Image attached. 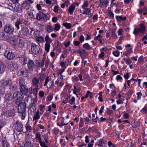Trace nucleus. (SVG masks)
I'll list each match as a JSON object with an SVG mask.
<instances>
[{
  "mask_svg": "<svg viewBox=\"0 0 147 147\" xmlns=\"http://www.w3.org/2000/svg\"><path fill=\"white\" fill-rule=\"evenodd\" d=\"M26 105L23 102H21L18 105V112L19 113H21L23 118H22V119H24L26 117Z\"/></svg>",
  "mask_w": 147,
  "mask_h": 147,
  "instance_id": "obj_1",
  "label": "nucleus"
},
{
  "mask_svg": "<svg viewBox=\"0 0 147 147\" xmlns=\"http://www.w3.org/2000/svg\"><path fill=\"white\" fill-rule=\"evenodd\" d=\"M13 111L11 109L8 110L6 108H3L1 116L6 118L10 117L14 115Z\"/></svg>",
  "mask_w": 147,
  "mask_h": 147,
  "instance_id": "obj_2",
  "label": "nucleus"
},
{
  "mask_svg": "<svg viewBox=\"0 0 147 147\" xmlns=\"http://www.w3.org/2000/svg\"><path fill=\"white\" fill-rule=\"evenodd\" d=\"M9 5L12 7L13 11L15 12L22 13L23 12L22 6L18 3H13Z\"/></svg>",
  "mask_w": 147,
  "mask_h": 147,
  "instance_id": "obj_3",
  "label": "nucleus"
},
{
  "mask_svg": "<svg viewBox=\"0 0 147 147\" xmlns=\"http://www.w3.org/2000/svg\"><path fill=\"white\" fill-rule=\"evenodd\" d=\"M23 96L20 92L17 91L14 92L13 94V97L16 101V103L17 104L22 99Z\"/></svg>",
  "mask_w": 147,
  "mask_h": 147,
  "instance_id": "obj_4",
  "label": "nucleus"
},
{
  "mask_svg": "<svg viewBox=\"0 0 147 147\" xmlns=\"http://www.w3.org/2000/svg\"><path fill=\"white\" fill-rule=\"evenodd\" d=\"M31 51L34 54L37 55L40 51L39 46L35 44L32 43L31 45Z\"/></svg>",
  "mask_w": 147,
  "mask_h": 147,
  "instance_id": "obj_5",
  "label": "nucleus"
},
{
  "mask_svg": "<svg viewBox=\"0 0 147 147\" xmlns=\"http://www.w3.org/2000/svg\"><path fill=\"white\" fill-rule=\"evenodd\" d=\"M4 31L6 33L13 34L14 31V28L10 24H6L5 26Z\"/></svg>",
  "mask_w": 147,
  "mask_h": 147,
  "instance_id": "obj_6",
  "label": "nucleus"
},
{
  "mask_svg": "<svg viewBox=\"0 0 147 147\" xmlns=\"http://www.w3.org/2000/svg\"><path fill=\"white\" fill-rule=\"evenodd\" d=\"M35 138L38 140L40 146L42 147H49L45 143L44 141H42L41 138V134L40 132H37L35 136Z\"/></svg>",
  "mask_w": 147,
  "mask_h": 147,
  "instance_id": "obj_7",
  "label": "nucleus"
},
{
  "mask_svg": "<svg viewBox=\"0 0 147 147\" xmlns=\"http://www.w3.org/2000/svg\"><path fill=\"white\" fill-rule=\"evenodd\" d=\"M4 55L6 58L9 60L13 59L15 57V55L13 53L8 51H5Z\"/></svg>",
  "mask_w": 147,
  "mask_h": 147,
  "instance_id": "obj_8",
  "label": "nucleus"
},
{
  "mask_svg": "<svg viewBox=\"0 0 147 147\" xmlns=\"http://www.w3.org/2000/svg\"><path fill=\"white\" fill-rule=\"evenodd\" d=\"M15 129L18 132H22L23 131V125L18 121H17L14 124Z\"/></svg>",
  "mask_w": 147,
  "mask_h": 147,
  "instance_id": "obj_9",
  "label": "nucleus"
},
{
  "mask_svg": "<svg viewBox=\"0 0 147 147\" xmlns=\"http://www.w3.org/2000/svg\"><path fill=\"white\" fill-rule=\"evenodd\" d=\"M21 32L22 33L20 36V37L24 38H26L28 35L29 33V30L27 27H22L21 29Z\"/></svg>",
  "mask_w": 147,
  "mask_h": 147,
  "instance_id": "obj_10",
  "label": "nucleus"
},
{
  "mask_svg": "<svg viewBox=\"0 0 147 147\" xmlns=\"http://www.w3.org/2000/svg\"><path fill=\"white\" fill-rule=\"evenodd\" d=\"M27 66L29 71H32L35 67V64L33 61L30 60L27 63Z\"/></svg>",
  "mask_w": 147,
  "mask_h": 147,
  "instance_id": "obj_11",
  "label": "nucleus"
},
{
  "mask_svg": "<svg viewBox=\"0 0 147 147\" xmlns=\"http://www.w3.org/2000/svg\"><path fill=\"white\" fill-rule=\"evenodd\" d=\"M47 16L43 13L40 11L36 15V19L37 20H40L42 19L46 20H47Z\"/></svg>",
  "mask_w": 147,
  "mask_h": 147,
  "instance_id": "obj_12",
  "label": "nucleus"
},
{
  "mask_svg": "<svg viewBox=\"0 0 147 147\" xmlns=\"http://www.w3.org/2000/svg\"><path fill=\"white\" fill-rule=\"evenodd\" d=\"M18 58L19 59V61L22 64L25 65L26 64L27 58L24 55H19Z\"/></svg>",
  "mask_w": 147,
  "mask_h": 147,
  "instance_id": "obj_13",
  "label": "nucleus"
},
{
  "mask_svg": "<svg viewBox=\"0 0 147 147\" xmlns=\"http://www.w3.org/2000/svg\"><path fill=\"white\" fill-rule=\"evenodd\" d=\"M13 99V97L11 94L10 93H8L5 94L4 97L5 102L8 104Z\"/></svg>",
  "mask_w": 147,
  "mask_h": 147,
  "instance_id": "obj_14",
  "label": "nucleus"
},
{
  "mask_svg": "<svg viewBox=\"0 0 147 147\" xmlns=\"http://www.w3.org/2000/svg\"><path fill=\"white\" fill-rule=\"evenodd\" d=\"M11 80H9L4 81L2 82L1 84V87L3 88H5L6 86H10V85L11 86Z\"/></svg>",
  "mask_w": 147,
  "mask_h": 147,
  "instance_id": "obj_15",
  "label": "nucleus"
},
{
  "mask_svg": "<svg viewBox=\"0 0 147 147\" xmlns=\"http://www.w3.org/2000/svg\"><path fill=\"white\" fill-rule=\"evenodd\" d=\"M36 110V108L35 105H33L31 107H30L28 110V114L32 115L33 114L34 112L35 113Z\"/></svg>",
  "mask_w": 147,
  "mask_h": 147,
  "instance_id": "obj_16",
  "label": "nucleus"
},
{
  "mask_svg": "<svg viewBox=\"0 0 147 147\" xmlns=\"http://www.w3.org/2000/svg\"><path fill=\"white\" fill-rule=\"evenodd\" d=\"M86 51L85 49H83L81 47H79V49L77 50L73 51L74 53H79L80 55L86 53Z\"/></svg>",
  "mask_w": 147,
  "mask_h": 147,
  "instance_id": "obj_17",
  "label": "nucleus"
},
{
  "mask_svg": "<svg viewBox=\"0 0 147 147\" xmlns=\"http://www.w3.org/2000/svg\"><path fill=\"white\" fill-rule=\"evenodd\" d=\"M39 82V79L37 77H35L33 78L32 80V83L33 85L35 86L39 87L38 85Z\"/></svg>",
  "mask_w": 147,
  "mask_h": 147,
  "instance_id": "obj_18",
  "label": "nucleus"
},
{
  "mask_svg": "<svg viewBox=\"0 0 147 147\" xmlns=\"http://www.w3.org/2000/svg\"><path fill=\"white\" fill-rule=\"evenodd\" d=\"M22 6L28 10L29 9L30 4L26 0L22 3Z\"/></svg>",
  "mask_w": 147,
  "mask_h": 147,
  "instance_id": "obj_19",
  "label": "nucleus"
},
{
  "mask_svg": "<svg viewBox=\"0 0 147 147\" xmlns=\"http://www.w3.org/2000/svg\"><path fill=\"white\" fill-rule=\"evenodd\" d=\"M27 89L28 88L26 85L20 87V90L21 93L24 95H26V93H27Z\"/></svg>",
  "mask_w": 147,
  "mask_h": 147,
  "instance_id": "obj_20",
  "label": "nucleus"
},
{
  "mask_svg": "<svg viewBox=\"0 0 147 147\" xmlns=\"http://www.w3.org/2000/svg\"><path fill=\"white\" fill-rule=\"evenodd\" d=\"M140 28H138L140 32L142 34H143L146 30V26L143 23L140 24Z\"/></svg>",
  "mask_w": 147,
  "mask_h": 147,
  "instance_id": "obj_21",
  "label": "nucleus"
},
{
  "mask_svg": "<svg viewBox=\"0 0 147 147\" xmlns=\"http://www.w3.org/2000/svg\"><path fill=\"white\" fill-rule=\"evenodd\" d=\"M20 73L22 76H24L25 77H27L28 76V71L26 69H21Z\"/></svg>",
  "mask_w": 147,
  "mask_h": 147,
  "instance_id": "obj_22",
  "label": "nucleus"
},
{
  "mask_svg": "<svg viewBox=\"0 0 147 147\" xmlns=\"http://www.w3.org/2000/svg\"><path fill=\"white\" fill-rule=\"evenodd\" d=\"M22 147H33V145L30 140L27 141L24 144V146H21Z\"/></svg>",
  "mask_w": 147,
  "mask_h": 147,
  "instance_id": "obj_23",
  "label": "nucleus"
},
{
  "mask_svg": "<svg viewBox=\"0 0 147 147\" xmlns=\"http://www.w3.org/2000/svg\"><path fill=\"white\" fill-rule=\"evenodd\" d=\"M18 39L15 37L11 38L10 39V42L12 45L16 46L17 45Z\"/></svg>",
  "mask_w": 147,
  "mask_h": 147,
  "instance_id": "obj_24",
  "label": "nucleus"
},
{
  "mask_svg": "<svg viewBox=\"0 0 147 147\" xmlns=\"http://www.w3.org/2000/svg\"><path fill=\"white\" fill-rule=\"evenodd\" d=\"M2 147H10L9 143L5 140H2Z\"/></svg>",
  "mask_w": 147,
  "mask_h": 147,
  "instance_id": "obj_25",
  "label": "nucleus"
},
{
  "mask_svg": "<svg viewBox=\"0 0 147 147\" xmlns=\"http://www.w3.org/2000/svg\"><path fill=\"white\" fill-rule=\"evenodd\" d=\"M40 116L39 114V110H38L33 117V120L36 121H38L40 118Z\"/></svg>",
  "mask_w": 147,
  "mask_h": 147,
  "instance_id": "obj_26",
  "label": "nucleus"
},
{
  "mask_svg": "<svg viewBox=\"0 0 147 147\" xmlns=\"http://www.w3.org/2000/svg\"><path fill=\"white\" fill-rule=\"evenodd\" d=\"M32 100V97L31 96H28L27 97H26L25 98L24 102V103L26 105L28 103L30 102V101Z\"/></svg>",
  "mask_w": 147,
  "mask_h": 147,
  "instance_id": "obj_27",
  "label": "nucleus"
},
{
  "mask_svg": "<svg viewBox=\"0 0 147 147\" xmlns=\"http://www.w3.org/2000/svg\"><path fill=\"white\" fill-rule=\"evenodd\" d=\"M22 24L21 22H20V19H19L17 20V21L15 23V26L17 28V29H19L20 28V25Z\"/></svg>",
  "mask_w": 147,
  "mask_h": 147,
  "instance_id": "obj_28",
  "label": "nucleus"
},
{
  "mask_svg": "<svg viewBox=\"0 0 147 147\" xmlns=\"http://www.w3.org/2000/svg\"><path fill=\"white\" fill-rule=\"evenodd\" d=\"M19 84L20 87L26 85H25V80L23 78H21L19 80Z\"/></svg>",
  "mask_w": 147,
  "mask_h": 147,
  "instance_id": "obj_29",
  "label": "nucleus"
},
{
  "mask_svg": "<svg viewBox=\"0 0 147 147\" xmlns=\"http://www.w3.org/2000/svg\"><path fill=\"white\" fill-rule=\"evenodd\" d=\"M75 8V5H72L70 7H69L68 11L71 14H72L74 11Z\"/></svg>",
  "mask_w": 147,
  "mask_h": 147,
  "instance_id": "obj_30",
  "label": "nucleus"
},
{
  "mask_svg": "<svg viewBox=\"0 0 147 147\" xmlns=\"http://www.w3.org/2000/svg\"><path fill=\"white\" fill-rule=\"evenodd\" d=\"M36 64L39 67H42L45 65L44 59H42L40 62L38 61L36 63Z\"/></svg>",
  "mask_w": 147,
  "mask_h": 147,
  "instance_id": "obj_31",
  "label": "nucleus"
},
{
  "mask_svg": "<svg viewBox=\"0 0 147 147\" xmlns=\"http://www.w3.org/2000/svg\"><path fill=\"white\" fill-rule=\"evenodd\" d=\"M36 40L40 43H42L44 41L43 37L42 36H38L36 38Z\"/></svg>",
  "mask_w": 147,
  "mask_h": 147,
  "instance_id": "obj_32",
  "label": "nucleus"
},
{
  "mask_svg": "<svg viewBox=\"0 0 147 147\" xmlns=\"http://www.w3.org/2000/svg\"><path fill=\"white\" fill-rule=\"evenodd\" d=\"M83 47L87 50H90L92 49L91 47L88 43H86L83 44Z\"/></svg>",
  "mask_w": 147,
  "mask_h": 147,
  "instance_id": "obj_33",
  "label": "nucleus"
},
{
  "mask_svg": "<svg viewBox=\"0 0 147 147\" xmlns=\"http://www.w3.org/2000/svg\"><path fill=\"white\" fill-rule=\"evenodd\" d=\"M46 30L48 33H50L54 30V28L50 26L47 25L46 27Z\"/></svg>",
  "mask_w": 147,
  "mask_h": 147,
  "instance_id": "obj_34",
  "label": "nucleus"
},
{
  "mask_svg": "<svg viewBox=\"0 0 147 147\" xmlns=\"http://www.w3.org/2000/svg\"><path fill=\"white\" fill-rule=\"evenodd\" d=\"M9 63H10V65H11V66H10L11 67H13L16 69H18V65L16 62H14L13 63L10 62Z\"/></svg>",
  "mask_w": 147,
  "mask_h": 147,
  "instance_id": "obj_35",
  "label": "nucleus"
},
{
  "mask_svg": "<svg viewBox=\"0 0 147 147\" xmlns=\"http://www.w3.org/2000/svg\"><path fill=\"white\" fill-rule=\"evenodd\" d=\"M45 39L46 43L50 44L52 41L50 39V37L47 35Z\"/></svg>",
  "mask_w": 147,
  "mask_h": 147,
  "instance_id": "obj_36",
  "label": "nucleus"
},
{
  "mask_svg": "<svg viewBox=\"0 0 147 147\" xmlns=\"http://www.w3.org/2000/svg\"><path fill=\"white\" fill-rule=\"evenodd\" d=\"M4 67L3 63L2 62L0 61V73L3 72Z\"/></svg>",
  "mask_w": 147,
  "mask_h": 147,
  "instance_id": "obj_37",
  "label": "nucleus"
},
{
  "mask_svg": "<svg viewBox=\"0 0 147 147\" xmlns=\"http://www.w3.org/2000/svg\"><path fill=\"white\" fill-rule=\"evenodd\" d=\"M116 18L117 21H121L125 20L126 19V17L125 16L123 18L121 16H117L116 17Z\"/></svg>",
  "mask_w": 147,
  "mask_h": 147,
  "instance_id": "obj_38",
  "label": "nucleus"
},
{
  "mask_svg": "<svg viewBox=\"0 0 147 147\" xmlns=\"http://www.w3.org/2000/svg\"><path fill=\"white\" fill-rule=\"evenodd\" d=\"M42 136L43 137V138L45 140V142L47 143H48V133L45 134L44 135H42Z\"/></svg>",
  "mask_w": 147,
  "mask_h": 147,
  "instance_id": "obj_39",
  "label": "nucleus"
},
{
  "mask_svg": "<svg viewBox=\"0 0 147 147\" xmlns=\"http://www.w3.org/2000/svg\"><path fill=\"white\" fill-rule=\"evenodd\" d=\"M50 44L45 43V50L47 52H48L49 51L51 46Z\"/></svg>",
  "mask_w": 147,
  "mask_h": 147,
  "instance_id": "obj_40",
  "label": "nucleus"
},
{
  "mask_svg": "<svg viewBox=\"0 0 147 147\" xmlns=\"http://www.w3.org/2000/svg\"><path fill=\"white\" fill-rule=\"evenodd\" d=\"M33 91V90L32 87L29 88V89H27V91L26 93V96H29L32 94Z\"/></svg>",
  "mask_w": 147,
  "mask_h": 147,
  "instance_id": "obj_41",
  "label": "nucleus"
},
{
  "mask_svg": "<svg viewBox=\"0 0 147 147\" xmlns=\"http://www.w3.org/2000/svg\"><path fill=\"white\" fill-rule=\"evenodd\" d=\"M63 25L67 29H69L71 27V25L70 23H68L67 22H65L63 24Z\"/></svg>",
  "mask_w": 147,
  "mask_h": 147,
  "instance_id": "obj_42",
  "label": "nucleus"
},
{
  "mask_svg": "<svg viewBox=\"0 0 147 147\" xmlns=\"http://www.w3.org/2000/svg\"><path fill=\"white\" fill-rule=\"evenodd\" d=\"M45 77L46 76L45 75L43 74H41L40 75L38 78L39 79V81H40V82L44 81Z\"/></svg>",
  "mask_w": 147,
  "mask_h": 147,
  "instance_id": "obj_43",
  "label": "nucleus"
},
{
  "mask_svg": "<svg viewBox=\"0 0 147 147\" xmlns=\"http://www.w3.org/2000/svg\"><path fill=\"white\" fill-rule=\"evenodd\" d=\"M105 144L104 140L102 139H101L99 140L98 142V145L100 146H102Z\"/></svg>",
  "mask_w": 147,
  "mask_h": 147,
  "instance_id": "obj_44",
  "label": "nucleus"
},
{
  "mask_svg": "<svg viewBox=\"0 0 147 147\" xmlns=\"http://www.w3.org/2000/svg\"><path fill=\"white\" fill-rule=\"evenodd\" d=\"M54 26V29L55 30L57 31L59 30L61 28V26L60 24L58 23H57L55 24Z\"/></svg>",
  "mask_w": 147,
  "mask_h": 147,
  "instance_id": "obj_45",
  "label": "nucleus"
},
{
  "mask_svg": "<svg viewBox=\"0 0 147 147\" xmlns=\"http://www.w3.org/2000/svg\"><path fill=\"white\" fill-rule=\"evenodd\" d=\"M9 88L10 89H11L12 90H15L17 89L18 87L17 85L16 84H13L12 86L11 84V86L10 85Z\"/></svg>",
  "mask_w": 147,
  "mask_h": 147,
  "instance_id": "obj_46",
  "label": "nucleus"
},
{
  "mask_svg": "<svg viewBox=\"0 0 147 147\" xmlns=\"http://www.w3.org/2000/svg\"><path fill=\"white\" fill-rule=\"evenodd\" d=\"M18 45V46L20 48L23 47L24 46V42H22L21 39L19 40V43Z\"/></svg>",
  "mask_w": 147,
  "mask_h": 147,
  "instance_id": "obj_47",
  "label": "nucleus"
},
{
  "mask_svg": "<svg viewBox=\"0 0 147 147\" xmlns=\"http://www.w3.org/2000/svg\"><path fill=\"white\" fill-rule=\"evenodd\" d=\"M139 32H140L139 28H135L133 32V34L135 35H137L138 34Z\"/></svg>",
  "mask_w": 147,
  "mask_h": 147,
  "instance_id": "obj_48",
  "label": "nucleus"
},
{
  "mask_svg": "<svg viewBox=\"0 0 147 147\" xmlns=\"http://www.w3.org/2000/svg\"><path fill=\"white\" fill-rule=\"evenodd\" d=\"M88 6V2L86 1L84 2L83 5L82 6V7L83 8L84 10L86 7H87Z\"/></svg>",
  "mask_w": 147,
  "mask_h": 147,
  "instance_id": "obj_49",
  "label": "nucleus"
},
{
  "mask_svg": "<svg viewBox=\"0 0 147 147\" xmlns=\"http://www.w3.org/2000/svg\"><path fill=\"white\" fill-rule=\"evenodd\" d=\"M33 35L34 36L35 38L38 37V36L40 35V32L38 30L35 31L33 33Z\"/></svg>",
  "mask_w": 147,
  "mask_h": 147,
  "instance_id": "obj_50",
  "label": "nucleus"
},
{
  "mask_svg": "<svg viewBox=\"0 0 147 147\" xmlns=\"http://www.w3.org/2000/svg\"><path fill=\"white\" fill-rule=\"evenodd\" d=\"M38 87L35 86V88L33 89V93L34 95H36L37 93L38 92Z\"/></svg>",
  "mask_w": 147,
  "mask_h": 147,
  "instance_id": "obj_51",
  "label": "nucleus"
},
{
  "mask_svg": "<svg viewBox=\"0 0 147 147\" xmlns=\"http://www.w3.org/2000/svg\"><path fill=\"white\" fill-rule=\"evenodd\" d=\"M60 65L63 67V69H65L66 68L65 64L64 62H62L60 63Z\"/></svg>",
  "mask_w": 147,
  "mask_h": 147,
  "instance_id": "obj_52",
  "label": "nucleus"
},
{
  "mask_svg": "<svg viewBox=\"0 0 147 147\" xmlns=\"http://www.w3.org/2000/svg\"><path fill=\"white\" fill-rule=\"evenodd\" d=\"M75 98L74 97L72 96V97L71 99H70L69 101V103L71 105H72L74 103V102L75 101Z\"/></svg>",
  "mask_w": 147,
  "mask_h": 147,
  "instance_id": "obj_53",
  "label": "nucleus"
},
{
  "mask_svg": "<svg viewBox=\"0 0 147 147\" xmlns=\"http://www.w3.org/2000/svg\"><path fill=\"white\" fill-rule=\"evenodd\" d=\"M49 80H50L49 79V76H47L45 79V82L44 86H47L48 82L49 81Z\"/></svg>",
  "mask_w": 147,
  "mask_h": 147,
  "instance_id": "obj_54",
  "label": "nucleus"
},
{
  "mask_svg": "<svg viewBox=\"0 0 147 147\" xmlns=\"http://www.w3.org/2000/svg\"><path fill=\"white\" fill-rule=\"evenodd\" d=\"M45 107V105H40L39 106V109L40 111H44Z\"/></svg>",
  "mask_w": 147,
  "mask_h": 147,
  "instance_id": "obj_55",
  "label": "nucleus"
},
{
  "mask_svg": "<svg viewBox=\"0 0 147 147\" xmlns=\"http://www.w3.org/2000/svg\"><path fill=\"white\" fill-rule=\"evenodd\" d=\"M113 54L116 57H118L119 56V52L117 51H114L113 52Z\"/></svg>",
  "mask_w": 147,
  "mask_h": 147,
  "instance_id": "obj_56",
  "label": "nucleus"
},
{
  "mask_svg": "<svg viewBox=\"0 0 147 147\" xmlns=\"http://www.w3.org/2000/svg\"><path fill=\"white\" fill-rule=\"evenodd\" d=\"M100 1H101L103 5H106L108 4L109 2L107 0H100Z\"/></svg>",
  "mask_w": 147,
  "mask_h": 147,
  "instance_id": "obj_57",
  "label": "nucleus"
},
{
  "mask_svg": "<svg viewBox=\"0 0 147 147\" xmlns=\"http://www.w3.org/2000/svg\"><path fill=\"white\" fill-rule=\"evenodd\" d=\"M144 113H147V107L145 106L141 110Z\"/></svg>",
  "mask_w": 147,
  "mask_h": 147,
  "instance_id": "obj_58",
  "label": "nucleus"
},
{
  "mask_svg": "<svg viewBox=\"0 0 147 147\" xmlns=\"http://www.w3.org/2000/svg\"><path fill=\"white\" fill-rule=\"evenodd\" d=\"M85 13L86 15H88L90 11V8H85L84 9Z\"/></svg>",
  "mask_w": 147,
  "mask_h": 147,
  "instance_id": "obj_59",
  "label": "nucleus"
},
{
  "mask_svg": "<svg viewBox=\"0 0 147 147\" xmlns=\"http://www.w3.org/2000/svg\"><path fill=\"white\" fill-rule=\"evenodd\" d=\"M73 44L75 46H78L80 44V43L79 41L77 40L74 41L73 42Z\"/></svg>",
  "mask_w": 147,
  "mask_h": 147,
  "instance_id": "obj_60",
  "label": "nucleus"
},
{
  "mask_svg": "<svg viewBox=\"0 0 147 147\" xmlns=\"http://www.w3.org/2000/svg\"><path fill=\"white\" fill-rule=\"evenodd\" d=\"M117 104L118 105L123 103V100L121 98H119V99L117 101Z\"/></svg>",
  "mask_w": 147,
  "mask_h": 147,
  "instance_id": "obj_61",
  "label": "nucleus"
},
{
  "mask_svg": "<svg viewBox=\"0 0 147 147\" xmlns=\"http://www.w3.org/2000/svg\"><path fill=\"white\" fill-rule=\"evenodd\" d=\"M137 98L138 100L141 99V96L142 95V94L141 92H139L137 93Z\"/></svg>",
  "mask_w": 147,
  "mask_h": 147,
  "instance_id": "obj_62",
  "label": "nucleus"
},
{
  "mask_svg": "<svg viewBox=\"0 0 147 147\" xmlns=\"http://www.w3.org/2000/svg\"><path fill=\"white\" fill-rule=\"evenodd\" d=\"M26 129L29 132H31V131L32 130L31 127L30 125H29L26 126Z\"/></svg>",
  "mask_w": 147,
  "mask_h": 147,
  "instance_id": "obj_63",
  "label": "nucleus"
},
{
  "mask_svg": "<svg viewBox=\"0 0 147 147\" xmlns=\"http://www.w3.org/2000/svg\"><path fill=\"white\" fill-rule=\"evenodd\" d=\"M84 38L83 35H81L79 38V40L82 43L84 41Z\"/></svg>",
  "mask_w": 147,
  "mask_h": 147,
  "instance_id": "obj_64",
  "label": "nucleus"
}]
</instances>
